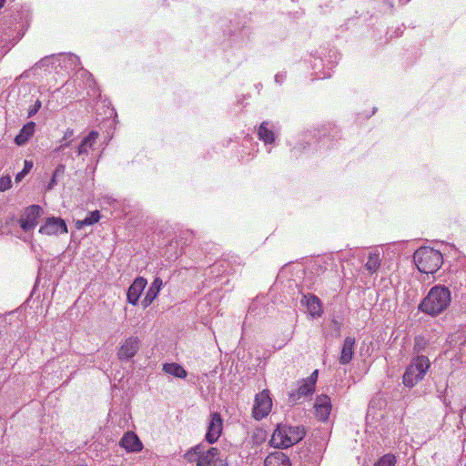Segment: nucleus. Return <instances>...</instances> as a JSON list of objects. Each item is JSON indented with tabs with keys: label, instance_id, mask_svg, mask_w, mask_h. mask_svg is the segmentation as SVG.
Listing matches in <instances>:
<instances>
[{
	"label": "nucleus",
	"instance_id": "nucleus-36",
	"mask_svg": "<svg viewBox=\"0 0 466 466\" xmlns=\"http://www.w3.org/2000/svg\"><path fill=\"white\" fill-rule=\"evenodd\" d=\"M309 377H313L315 379V381L317 380L318 377V370H315Z\"/></svg>",
	"mask_w": 466,
	"mask_h": 466
},
{
	"label": "nucleus",
	"instance_id": "nucleus-3",
	"mask_svg": "<svg viewBox=\"0 0 466 466\" xmlns=\"http://www.w3.org/2000/svg\"><path fill=\"white\" fill-rule=\"evenodd\" d=\"M186 458L197 466H228L225 455L214 447L205 450L203 445H197L186 453Z\"/></svg>",
	"mask_w": 466,
	"mask_h": 466
},
{
	"label": "nucleus",
	"instance_id": "nucleus-22",
	"mask_svg": "<svg viewBox=\"0 0 466 466\" xmlns=\"http://www.w3.org/2000/svg\"><path fill=\"white\" fill-rule=\"evenodd\" d=\"M64 64L66 69L74 70L79 65V58L72 54H62L60 53V65Z\"/></svg>",
	"mask_w": 466,
	"mask_h": 466
},
{
	"label": "nucleus",
	"instance_id": "nucleus-11",
	"mask_svg": "<svg viewBox=\"0 0 466 466\" xmlns=\"http://www.w3.org/2000/svg\"><path fill=\"white\" fill-rule=\"evenodd\" d=\"M147 281L143 277H137L127 289V299L132 305H137Z\"/></svg>",
	"mask_w": 466,
	"mask_h": 466
},
{
	"label": "nucleus",
	"instance_id": "nucleus-34",
	"mask_svg": "<svg viewBox=\"0 0 466 466\" xmlns=\"http://www.w3.org/2000/svg\"><path fill=\"white\" fill-rule=\"evenodd\" d=\"M71 136H73V131L72 130H67L65 134V137H64V140H66L68 139Z\"/></svg>",
	"mask_w": 466,
	"mask_h": 466
},
{
	"label": "nucleus",
	"instance_id": "nucleus-21",
	"mask_svg": "<svg viewBox=\"0 0 466 466\" xmlns=\"http://www.w3.org/2000/svg\"><path fill=\"white\" fill-rule=\"evenodd\" d=\"M268 122H262L259 126L258 135L260 140L264 141L265 144H271L275 141V136L273 131L268 128Z\"/></svg>",
	"mask_w": 466,
	"mask_h": 466
},
{
	"label": "nucleus",
	"instance_id": "nucleus-10",
	"mask_svg": "<svg viewBox=\"0 0 466 466\" xmlns=\"http://www.w3.org/2000/svg\"><path fill=\"white\" fill-rule=\"evenodd\" d=\"M140 348V340L137 337H128L124 340L121 344L118 351L117 357L121 360H127L133 358L138 351Z\"/></svg>",
	"mask_w": 466,
	"mask_h": 466
},
{
	"label": "nucleus",
	"instance_id": "nucleus-33",
	"mask_svg": "<svg viewBox=\"0 0 466 466\" xmlns=\"http://www.w3.org/2000/svg\"><path fill=\"white\" fill-rule=\"evenodd\" d=\"M61 232H67V228L66 222L60 218V233Z\"/></svg>",
	"mask_w": 466,
	"mask_h": 466
},
{
	"label": "nucleus",
	"instance_id": "nucleus-16",
	"mask_svg": "<svg viewBox=\"0 0 466 466\" xmlns=\"http://www.w3.org/2000/svg\"><path fill=\"white\" fill-rule=\"evenodd\" d=\"M289 457L282 451H276L268 455L264 466H290Z\"/></svg>",
	"mask_w": 466,
	"mask_h": 466
},
{
	"label": "nucleus",
	"instance_id": "nucleus-35",
	"mask_svg": "<svg viewBox=\"0 0 466 466\" xmlns=\"http://www.w3.org/2000/svg\"><path fill=\"white\" fill-rule=\"evenodd\" d=\"M333 325L335 327V329L337 330L338 334L339 333V325L337 321H333Z\"/></svg>",
	"mask_w": 466,
	"mask_h": 466
},
{
	"label": "nucleus",
	"instance_id": "nucleus-32",
	"mask_svg": "<svg viewBox=\"0 0 466 466\" xmlns=\"http://www.w3.org/2000/svg\"><path fill=\"white\" fill-rule=\"evenodd\" d=\"M285 77H286V74L285 73H278L276 76H275V81L279 84H281L283 83V81L285 80Z\"/></svg>",
	"mask_w": 466,
	"mask_h": 466
},
{
	"label": "nucleus",
	"instance_id": "nucleus-9",
	"mask_svg": "<svg viewBox=\"0 0 466 466\" xmlns=\"http://www.w3.org/2000/svg\"><path fill=\"white\" fill-rule=\"evenodd\" d=\"M42 212L38 205H32L25 210L24 216L20 219V227L25 232L32 230L37 225V218Z\"/></svg>",
	"mask_w": 466,
	"mask_h": 466
},
{
	"label": "nucleus",
	"instance_id": "nucleus-2",
	"mask_svg": "<svg viewBox=\"0 0 466 466\" xmlns=\"http://www.w3.org/2000/svg\"><path fill=\"white\" fill-rule=\"evenodd\" d=\"M305 436V430L300 426L279 424L275 429L270 443L276 448H289L299 442Z\"/></svg>",
	"mask_w": 466,
	"mask_h": 466
},
{
	"label": "nucleus",
	"instance_id": "nucleus-19",
	"mask_svg": "<svg viewBox=\"0 0 466 466\" xmlns=\"http://www.w3.org/2000/svg\"><path fill=\"white\" fill-rule=\"evenodd\" d=\"M98 137V133L96 131H92L89 135L83 139L81 144L77 147L76 154L77 156L87 153L88 148H91L96 140Z\"/></svg>",
	"mask_w": 466,
	"mask_h": 466
},
{
	"label": "nucleus",
	"instance_id": "nucleus-13",
	"mask_svg": "<svg viewBox=\"0 0 466 466\" xmlns=\"http://www.w3.org/2000/svg\"><path fill=\"white\" fill-rule=\"evenodd\" d=\"M316 415L320 420H326L330 413V399L327 395H321L317 398L315 403Z\"/></svg>",
	"mask_w": 466,
	"mask_h": 466
},
{
	"label": "nucleus",
	"instance_id": "nucleus-30",
	"mask_svg": "<svg viewBox=\"0 0 466 466\" xmlns=\"http://www.w3.org/2000/svg\"><path fill=\"white\" fill-rule=\"evenodd\" d=\"M40 107H41V102L37 100L35 102V104L32 107L29 108L28 116L31 117L35 114H36V112L39 110Z\"/></svg>",
	"mask_w": 466,
	"mask_h": 466
},
{
	"label": "nucleus",
	"instance_id": "nucleus-7",
	"mask_svg": "<svg viewBox=\"0 0 466 466\" xmlns=\"http://www.w3.org/2000/svg\"><path fill=\"white\" fill-rule=\"evenodd\" d=\"M315 390V379L313 377H308L299 381V386L296 390H292L289 394V401L292 404H296L300 400L311 395Z\"/></svg>",
	"mask_w": 466,
	"mask_h": 466
},
{
	"label": "nucleus",
	"instance_id": "nucleus-26",
	"mask_svg": "<svg viewBox=\"0 0 466 466\" xmlns=\"http://www.w3.org/2000/svg\"><path fill=\"white\" fill-rule=\"evenodd\" d=\"M396 463L395 456L392 454H385L382 456L374 466H394Z\"/></svg>",
	"mask_w": 466,
	"mask_h": 466
},
{
	"label": "nucleus",
	"instance_id": "nucleus-25",
	"mask_svg": "<svg viewBox=\"0 0 466 466\" xmlns=\"http://www.w3.org/2000/svg\"><path fill=\"white\" fill-rule=\"evenodd\" d=\"M100 218L99 211L96 210L90 213L85 219L77 221V228H81L86 225H93Z\"/></svg>",
	"mask_w": 466,
	"mask_h": 466
},
{
	"label": "nucleus",
	"instance_id": "nucleus-15",
	"mask_svg": "<svg viewBox=\"0 0 466 466\" xmlns=\"http://www.w3.org/2000/svg\"><path fill=\"white\" fill-rule=\"evenodd\" d=\"M305 303L309 314L313 317H319L322 313L321 303L318 297L314 295H305L301 300Z\"/></svg>",
	"mask_w": 466,
	"mask_h": 466
},
{
	"label": "nucleus",
	"instance_id": "nucleus-18",
	"mask_svg": "<svg viewBox=\"0 0 466 466\" xmlns=\"http://www.w3.org/2000/svg\"><path fill=\"white\" fill-rule=\"evenodd\" d=\"M35 124L34 122H28L25 124L19 134L15 137V142L18 146L25 145L35 132Z\"/></svg>",
	"mask_w": 466,
	"mask_h": 466
},
{
	"label": "nucleus",
	"instance_id": "nucleus-24",
	"mask_svg": "<svg viewBox=\"0 0 466 466\" xmlns=\"http://www.w3.org/2000/svg\"><path fill=\"white\" fill-rule=\"evenodd\" d=\"M380 266V258L379 253H370L368 257V261L365 268L370 273L376 272Z\"/></svg>",
	"mask_w": 466,
	"mask_h": 466
},
{
	"label": "nucleus",
	"instance_id": "nucleus-31",
	"mask_svg": "<svg viewBox=\"0 0 466 466\" xmlns=\"http://www.w3.org/2000/svg\"><path fill=\"white\" fill-rule=\"evenodd\" d=\"M58 174V167H56L54 172H53V177L51 178V181L47 187V189H51L55 187V185L56 184V176Z\"/></svg>",
	"mask_w": 466,
	"mask_h": 466
},
{
	"label": "nucleus",
	"instance_id": "nucleus-12",
	"mask_svg": "<svg viewBox=\"0 0 466 466\" xmlns=\"http://www.w3.org/2000/svg\"><path fill=\"white\" fill-rule=\"evenodd\" d=\"M120 446L128 452H137L143 449L142 442L132 431H127L120 440Z\"/></svg>",
	"mask_w": 466,
	"mask_h": 466
},
{
	"label": "nucleus",
	"instance_id": "nucleus-29",
	"mask_svg": "<svg viewBox=\"0 0 466 466\" xmlns=\"http://www.w3.org/2000/svg\"><path fill=\"white\" fill-rule=\"evenodd\" d=\"M77 75H79L81 77H84V76H86V85L89 86V87H92L94 85H95V81L94 79L92 78V76L86 70L84 69H80L78 72H77Z\"/></svg>",
	"mask_w": 466,
	"mask_h": 466
},
{
	"label": "nucleus",
	"instance_id": "nucleus-6",
	"mask_svg": "<svg viewBox=\"0 0 466 466\" xmlns=\"http://www.w3.org/2000/svg\"><path fill=\"white\" fill-rule=\"evenodd\" d=\"M272 408L269 391L264 390L255 397L253 416L256 420H262L268 415Z\"/></svg>",
	"mask_w": 466,
	"mask_h": 466
},
{
	"label": "nucleus",
	"instance_id": "nucleus-14",
	"mask_svg": "<svg viewBox=\"0 0 466 466\" xmlns=\"http://www.w3.org/2000/svg\"><path fill=\"white\" fill-rule=\"evenodd\" d=\"M356 340L353 337H347L344 339L339 361L341 365L349 364L354 355Z\"/></svg>",
	"mask_w": 466,
	"mask_h": 466
},
{
	"label": "nucleus",
	"instance_id": "nucleus-8",
	"mask_svg": "<svg viewBox=\"0 0 466 466\" xmlns=\"http://www.w3.org/2000/svg\"><path fill=\"white\" fill-rule=\"evenodd\" d=\"M223 420L218 412H212L206 433V441L208 443L216 442L222 433Z\"/></svg>",
	"mask_w": 466,
	"mask_h": 466
},
{
	"label": "nucleus",
	"instance_id": "nucleus-28",
	"mask_svg": "<svg viewBox=\"0 0 466 466\" xmlns=\"http://www.w3.org/2000/svg\"><path fill=\"white\" fill-rule=\"evenodd\" d=\"M12 186V180L10 176H5L0 178V192L10 188Z\"/></svg>",
	"mask_w": 466,
	"mask_h": 466
},
{
	"label": "nucleus",
	"instance_id": "nucleus-17",
	"mask_svg": "<svg viewBox=\"0 0 466 466\" xmlns=\"http://www.w3.org/2000/svg\"><path fill=\"white\" fill-rule=\"evenodd\" d=\"M162 286V280L160 278H156L154 281L151 283L149 289H147L145 298L142 300V305L144 308H147L157 298L160 289Z\"/></svg>",
	"mask_w": 466,
	"mask_h": 466
},
{
	"label": "nucleus",
	"instance_id": "nucleus-4",
	"mask_svg": "<svg viewBox=\"0 0 466 466\" xmlns=\"http://www.w3.org/2000/svg\"><path fill=\"white\" fill-rule=\"evenodd\" d=\"M413 259L418 269L425 274L435 273L443 263L441 253L429 247H421L417 249Z\"/></svg>",
	"mask_w": 466,
	"mask_h": 466
},
{
	"label": "nucleus",
	"instance_id": "nucleus-20",
	"mask_svg": "<svg viewBox=\"0 0 466 466\" xmlns=\"http://www.w3.org/2000/svg\"><path fill=\"white\" fill-rule=\"evenodd\" d=\"M163 370L174 377L185 379L187 375L186 370L177 363H166L163 365Z\"/></svg>",
	"mask_w": 466,
	"mask_h": 466
},
{
	"label": "nucleus",
	"instance_id": "nucleus-1",
	"mask_svg": "<svg viewBox=\"0 0 466 466\" xmlns=\"http://www.w3.org/2000/svg\"><path fill=\"white\" fill-rule=\"evenodd\" d=\"M451 303V292L448 288L437 285L432 287L420 302L419 309L431 316H436L445 310Z\"/></svg>",
	"mask_w": 466,
	"mask_h": 466
},
{
	"label": "nucleus",
	"instance_id": "nucleus-23",
	"mask_svg": "<svg viewBox=\"0 0 466 466\" xmlns=\"http://www.w3.org/2000/svg\"><path fill=\"white\" fill-rule=\"evenodd\" d=\"M58 231V218H50L39 229L40 233L46 235L56 234Z\"/></svg>",
	"mask_w": 466,
	"mask_h": 466
},
{
	"label": "nucleus",
	"instance_id": "nucleus-37",
	"mask_svg": "<svg viewBox=\"0 0 466 466\" xmlns=\"http://www.w3.org/2000/svg\"><path fill=\"white\" fill-rule=\"evenodd\" d=\"M66 146H67V143H66V144H61V143H60V146H59L60 150H61L63 147H66Z\"/></svg>",
	"mask_w": 466,
	"mask_h": 466
},
{
	"label": "nucleus",
	"instance_id": "nucleus-5",
	"mask_svg": "<svg viewBox=\"0 0 466 466\" xmlns=\"http://www.w3.org/2000/svg\"><path fill=\"white\" fill-rule=\"evenodd\" d=\"M430 368V361L425 356L413 359L403 374V384L407 387L415 386L421 380Z\"/></svg>",
	"mask_w": 466,
	"mask_h": 466
},
{
	"label": "nucleus",
	"instance_id": "nucleus-27",
	"mask_svg": "<svg viewBox=\"0 0 466 466\" xmlns=\"http://www.w3.org/2000/svg\"><path fill=\"white\" fill-rule=\"evenodd\" d=\"M33 161L31 160H25L24 162V168L22 171H20L16 176H15V182H20L23 180V178L31 171V169L33 168Z\"/></svg>",
	"mask_w": 466,
	"mask_h": 466
}]
</instances>
